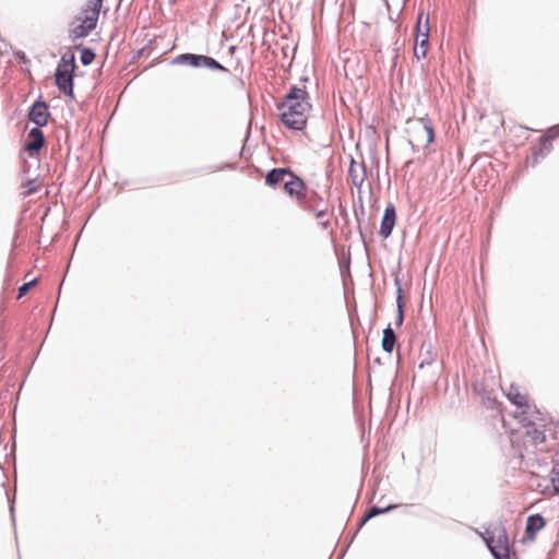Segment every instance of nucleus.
Listing matches in <instances>:
<instances>
[{"label": "nucleus", "mask_w": 559, "mask_h": 559, "mask_svg": "<svg viewBox=\"0 0 559 559\" xmlns=\"http://www.w3.org/2000/svg\"><path fill=\"white\" fill-rule=\"evenodd\" d=\"M36 190H37V188H36L35 183L33 181H29L27 183V191L25 192V195H29V194L36 192Z\"/></svg>", "instance_id": "obj_31"}, {"label": "nucleus", "mask_w": 559, "mask_h": 559, "mask_svg": "<svg viewBox=\"0 0 559 559\" xmlns=\"http://www.w3.org/2000/svg\"><path fill=\"white\" fill-rule=\"evenodd\" d=\"M396 305H397L396 324L402 325L403 320H404V316H403L404 302H403V298H402V290L400 287L397 288Z\"/></svg>", "instance_id": "obj_25"}, {"label": "nucleus", "mask_w": 559, "mask_h": 559, "mask_svg": "<svg viewBox=\"0 0 559 559\" xmlns=\"http://www.w3.org/2000/svg\"><path fill=\"white\" fill-rule=\"evenodd\" d=\"M73 72L68 66H57L55 73V81L58 88L66 95L71 98L74 97L73 94Z\"/></svg>", "instance_id": "obj_7"}, {"label": "nucleus", "mask_w": 559, "mask_h": 559, "mask_svg": "<svg viewBox=\"0 0 559 559\" xmlns=\"http://www.w3.org/2000/svg\"><path fill=\"white\" fill-rule=\"evenodd\" d=\"M418 131L416 132V140L425 142L428 145L435 140V129L428 116H424L417 120Z\"/></svg>", "instance_id": "obj_10"}, {"label": "nucleus", "mask_w": 559, "mask_h": 559, "mask_svg": "<svg viewBox=\"0 0 559 559\" xmlns=\"http://www.w3.org/2000/svg\"><path fill=\"white\" fill-rule=\"evenodd\" d=\"M506 395L518 407L514 417L524 429L525 447H527V443L533 447L543 444L546 441V418L535 406L527 403L526 395L522 394L518 386L511 384Z\"/></svg>", "instance_id": "obj_1"}, {"label": "nucleus", "mask_w": 559, "mask_h": 559, "mask_svg": "<svg viewBox=\"0 0 559 559\" xmlns=\"http://www.w3.org/2000/svg\"><path fill=\"white\" fill-rule=\"evenodd\" d=\"M277 108L281 110V120L287 128L302 130L307 123L306 114L311 109L306 87L290 86Z\"/></svg>", "instance_id": "obj_2"}, {"label": "nucleus", "mask_w": 559, "mask_h": 559, "mask_svg": "<svg viewBox=\"0 0 559 559\" xmlns=\"http://www.w3.org/2000/svg\"><path fill=\"white\" fill-rule=\"evenodd\" d=\"M546 522L544 518L536 513L532 514L526 520V535L533 537L538 531H540L545 526Z\"/></svg>", "instance_id": "obj_14"}, {"label": "nucleus", "mask_w": 559, "mask_h": 559, "mask_svg": "<svg viewBox=\"0 0 559 559\" xmlns=\"http://www.w3.org/2000/svg\"><path fill=\"white\" fill-rule=\"evenodd\" d=\"M395 343H396V334H395L394 330L392 329L391 324H389L383 330L382 342H381L382 349L385 353L391 354L394 349Z\"/></svg>", "instance_id": "obj_15"}, {"label": "nucleus", "mask_w": 559, "mask_h": 559, "mask_svg": "<svg viewBox=\"0 0 559 559\" xmlns=\"http://www.w3.org/2000/svg\"><path fill=\"white\" fill-rule=\"evenodd\" d=\"M204 55L197 53H181L178 55L174 60V64H182L190 66L192 68H203L204 67Z\"/></svg>", "instance_id": "obj_13"}, {"label": "nucleus", "mask_w": 559, "mask_h": 559, "mask_svg": "<svg viewBox=\"0 0 559 559\" xmlns=\"http://www.w3.org/2000/svg\"><path fill=\"white\" fill-rule=\"evenodd\" d=\"M49 116V107L41 97L33 103L27 114L29 121H32L35 127H45L48 122Z\"/></svg>", "instance_id": "obj_8"}, {"label": "nucleus", "mask_w": 559, "mask_h": 559, "mask_svg": "<svg viewBox=\"0 0 559 559\" xmlns=\"http://www.w3.org/2000/svg\"><path fill=\"white\" fill-rule=\"evenodd\" d=\"M551 148V143L540 141V146L533 152L532 164H538L540 159L545 158L550 153Z\"/></svg>", "instance_id": "obj_19"}, {"label": "nucleus", "mask_w": 559, "mask_h": 559, "mask_svg": "<svg viewBox=\"0 0 559 559\" xmlns=\"http://www.w3.org/2000/svg\"><path fill=\"white\" fill-rule=\"evenodd\" d=\"M203 68H207V69L215 70V71L228 72L227 68H225L217 60H215L214 58L209 57V56L204 57V67Z\"/></svg>", "instance_id": "obj_23"}, {"label": "nucleus", "mask_w": 559, "mask_h": 559, "mask_svg": "<svg viewBox=\"0 0 559 559\" xmlns=\"http://www.w3.org/2000/svg\"><path fill=\"white\" fill-rule=\"evenodd\" d=\"M288 177L289 179L284 182V189L289 197L296 199L300 206L310 197V191L308 190L305 181L293 171H290Z\"/></svg>", "instance_id": "obj_6"}, {"label": "nucleus", "mask_w": 559, "mask_h": 559, "mask_svg": "<svg viewBox=\"0 0 559 559\" xmlns=\"http://www.w3.org/2000/svg\"><path fill=\"white\" fill-rule=\"evenodd\" d=\"M395 219H396L395 207L392 203H390V204H388V206L384 210V213H383V216L381 219L380 230H379V234L383 239H386L388 237L391 236L392 230L395 225Z\"/></svg>", "instance_id": "obj_12"}, {"label": "nucleus", "mask_w": 559, "mask_h": 559, "mask_svg": "<svg viewBox=\"0 0 559 559\" xmlns=\"http://www.w3.org/2000/svg\"><path fill=\"white\" fill-rule=\"evenodd\" d=\"M36 283L37 278H33L32 281L24 283L22 286H20L17 298H22Z\"/></svg>", "instance_id": "obj_29"}, {"label": "nucleus", "mask_w": 559, "mask_h": 559, "mask_svg": "<svg viewBox=\"0 0 559 559\" xmlns=\"http://www.w3.org/2000/svg\"><path fill=\"white\" fill-rule=\"evenodd\" d=\"M348 173L352 178L353 185L360 187L366 178V169L364 164L355 165V163L353 162Z\"/></svg>", "instance_id": "obj_17"}, {"label": "nucleus", "mask_w": 559, "mask_h": 559, "mask_svg": "<svg viewBox=\"0 0 559 559\" xmlns=\"http://www.w3.org/2000/svg\"><path fill=\"white\" fill-rule=\"evenodd\" d=\"M428 44V36L419 37V39L416 38V47L414 48V56L416 59L419 60L426 57Z\"/></svg>", "instance_id": "obj_21"}, {"label": "nucleus", "mask_w": 559, "mask_h": 559, "mask_svg": "<svg viewBox=\"0 0 559 559\" xmlns=\"http://www.w3.org/2000/svg\"><path fill=\"white\" fill-rule=\"evenodd\" d=\"M558 136H559V124L549 128L548 131L546 132V134L540 136V141L550 143L552 140L557 139Z\"/></svg>", "instance_id": "obj_26"}, {"label": "nucleus", "mask_w": 559, "mask_h": 559, "mask_svg": "<svg viewBox=\"0 0 559 559\" xmlns=\"http://www.w3.org/2000/svg\"><path fill=\"white\" fill-rule=\"evenodd\" d=\"M483 538L495 559H511L509 537L501 523L487 528Z\"/></svg>", "instance_id": "obj_3"}, {"label": "nucleus", "mask_w": 559, "mask_h": 559, "mask_svg": "<svg viewBox=\"0 0 559 559\" xmlns=\"http://www.w3.org/2000/svg\"><path fill=\"white\" fill-rule=\"evenodd\" d=\"M41 128L43 127H34L28 132L29 141L24 145V148L29 155L38 154L45 144V135Z\"/></svg>", "instance_id": "obj_11"}, {"label": "nucleus", "mask_w": 559, "mask_h": 559, "mask_svg": "<svg viewBox=\"0 0 559 559\" xmlns=\"http://www.w3.org/2000/svg\"><path fill=\"white\" fill-rule=\"evenodd\" d=\"M96 24L93 19H81L76 17L72 23V28L70 29V37L72 41H76L78 39L85 38L90 35V33L95 29Z\"/></svg>", "instance_id": "obj_9"}, {"label": "nucleus", "mask_w": 559, "mask_h": 559, "mask_svg": "<svg viewBox=\"0 0 559 559\" xmlns=\"http://www.w3.org/2000/svg\"><path fill=\"white\" fill-rule=\"evenodd\" d=\"M300 207L307 212L314 213L316 217L320 219L321 227L326 230L330 228V221L322 218L328 214V206L324 204L322 197L314 190L310 191V197L304 202Z\"/></svg>", "instance_id": "obj_5"}, {"label": "nucleus", "mask_w": 559, "mask_h": 559, "mask_svg": "<svg viewBox=\"0 0 559 559\" xmlns=\"http://www.w3.org/2000/svg\"><path fill=\"white\" fill-rule=\"evenodd\" d=\"M397 508V504H389L388 507L385 508H380L378 506H372L368 511L367 513L365 514V516L362 518L361 520V523H360V526H362L368 520L377 516V515H380V514H384V513H388L390 512L391 510H394Z\"/></svg>", "instance_id": "obj_18"}, {"label": "nucleus", "mask_w": 559, "mask_h": 559, "mask_svg": "<svg viewBox=\"0 0 559 559\" xmlns=\"http://www.w3.org/2000/svg\"><path fill=\"white\" fill-rule=\"evenodd\" d=\"M16 57L21 62H26V55L23 51H17Z\"/></svg>", "instance_id": "obj_32"}, {"label": "nucleus", "mask_w": 559, "mask_h": 559, "mask_svg": "<svg viewBox=\"0 0 559 559\" xmlns=\"http://www.w3.org/2000/svg\"><path fill=\"white\" fill-rule=\"evenodd\" d=\"M10 512H11L12 521L14 522L15 519H14V506H13V503L10 506Z\"/></svg>", "instance_id": "obj_33"}, {"label": "nucleus", "mask_w": 559, "mask_h": 559, "mask_svg": "<svg viewBox=\"0 0 559 559\" xmlns=\"http://www.w3.org/2000/svg\"><path fill=\"white\" fill-rule=\"evenodd\" d=\"M80 50V61L83 66L91 64L95 59V52L91 48L83 47L82 45L75 46Z\"/></svg>", "instance_id": "obj_22"}, {"label": "nucleus", "mask_w": 559, "mask_h": 559, "mask_svg": "<svg viewBox=\"0 0 559 559\" xmlns=\"http://www.w3.org/2000/svg\"><path fill=\"white\" fill-rule=\"evenodd\" d=\"M98 16H99V13L96 9H86V8H83L80 15L78 17H81V19H93V21H95V24L97 25V21H98Z\"/></svg>", "instance_id": "obj_27"}, {"label": "nucleus", "mask_w": 559, "mask_h": 559, "mask_svg": "<svg viewBox=\"0 0 559 559\" xmlns=\"http://www.w3.org/2000/svg\"><path fill=\"white\" fill-rule=\"evenodd\" d=\"M549 479L554 489V492L559 496V464H556L550 474Z\"/></svg>", "instance_id": "obj_24"}, {"label": "nucleus", "mask_w": 559, "mask_h": 559, "mask_svg": "<svg viewBox=\"0 0 559 559\" xmlns=\"http://www.w3.org/2000/svg\"><path fill=\"white\" fill-rule=\"evenodd\" d=\"M102 5H103V0H87V2H86L84 8H86V9H93L94 8L99 13L100 9H102Z\"/></svg>", "instance_id": "obj_30"}, {"label": "nucleus", "mask_w": 559, "mask_h": 559, "mask_svg": "<svg viewBox=\"0 0 559 559\" xmlns=\"http://www.w3.org/2000/svg\"><path fill=\"white\" fill-rule=\"evenodd\" d=\"M290 171L289 168H273L266 174L265 182L269 186H276L285 176L290 175Z\"/></svg>", "instance_id": "obj_16"}, {"label": "nucleus", "mask_w": 559, "mask_h": 559, "mask_svg": "<svg viewBox=\"0 0 559 559\" xmlns=\"http://www.w3.org/2000/svg\"><path fill=\"white\" fill-rule=\"evenodd\" d=\"M418 369L420 372L418 377L425 378L430 383L437 382L440 370L438 354L430 343L423 344L421 346Z\"/></svg>", "instance_id": "obj_4"}, {"label": "nucleus", "mask_w": 559, "mask_h": 559, "mask_svg": "<svg viewBox=\"0 0 559 559\" xmlns=\"http://www.w3.org/2000/svg\"><path fill=\"white\" fill-rule=\"evenodd\" d=\"M69 64V68H71V70H74L75 69V57L73 53H70V56L68 57L67 55H63L61 57V61L58 66H68Z\"/></svg>", "instance_id": "obj_28"}, {"label": "nucleus", "mask_w": 559, "mask_h": 559, "mask_svg": "<svg viewBox=\"0 0 559 559\" xmlns=\"http://www.w3.org/2000/svg\"><path fill=\"white\" fill-rule=\"evenodd\" d=\"M423 16H424V11H421L418 14V17H417V23H416V37H417V39H419V37H424V36H428L429 37V32H430L429 16L428 15L426 16V20H425L424 23L421 22Z\"/></svg>", "instance_id": "obj_20"}]
</instances>
